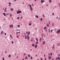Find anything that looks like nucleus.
I'll use <instances>...</instances> for the list:
<instances>
[{
	"label": "nucleus",
	"mask_w": 60,
	"mask_h": 60,
	"mask_svg": "<svg viewBox=\"0 0 60 60\" xmlns=\"http://www.w3.org/2000/svg\"><path fill=\"white\" fill-rule=\"evenodd\" d=\"M30 59H33V57H32V56L31 57Z\"/></svg>",
	"instance_id": "29"
},
{
	"label": "nucleus",
	"mask_w": 60,
	"mask_h": 60,
	"mask_svg": "<svg viewBox=\"0 0 60 60\" xmlns=\"http://www.w3.org/2000/svg\"><path fill=\"white\" fill-rule=\"evenodd\" d=\"M11 56V55H10L8 56V57H10Z\"/></svg>",
	"instance_id": "17"
},
{
	"label": "nucleus",
	"mask_w": 60,
	"mask_h": 60,
	"mask_svg": "<svg viewBox=\"0 0 60 60\" xmlns=\"http://www.w3.org/2000/svg\"><path fill=\"white\" fill-rule=\"evenodd\" d=\"M58 56H59L60 57V54H59L58 55Z\"/></svg>",
	"instance_id": "33"
},
{
	"label": "nucleus",
	"mask_w": 60,
	"mask_h": 60,
	"mask_svg": "<svg viewBox=\"0 0 60 60\" xmlns=\"http://www.w3.org/2000/svg\"><path fill=\"white\" fill-rule=\"evenodd\" d=\"M9 16L11 17L12 16V14H11L10 15H9Z\"/></svg>",
	"instance_id": "21"
},
{
	"label": "nucleus",
	"mask_w": 60,
	"mask_h": 60,
	"mask_svg": "<svg viewBox=\"0 0 60 60\" xmlns=\"http://www.w3.org/2000/svg\"><path fill=\"white\" fill-rule=\"evenodd\" d=\"M52 1L51 0H50L49 1V3H51Z\"/></svg>",
	"instance_id": "31"
},
{
	"label": "nucleus",
	"mask_w": 60,
	"mask_h": 60,
	"mask_svg": "<svg viewBox=\"0 0 60 60\" xmlns=\"http://www.w3.org/2000/svg\"><path fill=\"white\" fill-rule=\"evenodd\" d=\"M4 34H5V35H6V33H5Z\"/></svg>",
	"instance_id": "56"
},
{
	"label": "nucleus",
	"mask_w": 60,
	"mask_h": 60,
	"mask_svg": "<svg viewBox=\"0 0 60 60\" xmlns=\"http://www.w3.org/2000/svg\"><path fill=\"white\" fill-rule=\"evenodd\" d=\"M1 33L2 34H3L4 33V31H2L1 32Z\"/></svg>",
	"instance_id": "12"
},
{
	"label": "nucleus",
	"mask_w": 60,
	"mask_h": 60,
	"mask_svg": "<svg viewBox=\"0 0 60 60\" xmlns=\"http://www.w3.org/2000/svg\"><path fill=\"white\" fill-rule=\"evenodd\" d=\"M36 18H39V16L37 15L35 16Z\"/></svg>",
	"instance_id": "6"
},
{
	"label": "nucleus",
	"mask_w": 60,
	"mask_h": 60,
	"mask_svg": "<svg viewBox=\"0 0 60 60\" xmlns=\"http://www.w3.org/2000/svg\"><path fill=\"white\" fill-rule=\"evenodd\" d=\"M59 58V57H56V60H58V58Z\"/></svg>",
	"instance_id": "9"
},
{
	"label": "nucleus",
	"mask_w": 60,
	"mask_h": 60,
	"mask_svg": "<svg viewBox=\"0 0 60 60\" xmlns=\"http://www.w3.org/2000/svg\"><path fill=\"white\" fill-rule=\"evenodd\" d=\"M50 21H49V24H50Z\"/></svg>",
	"instance_id": "46"
},
{
	"label": "nucleus",
	"mask_w": 60,
	"mask_h": 60,
	"mask_svg": "<svg viewBox=\"0 0 60 60\" xmlns=\"http://www.w3.org/2000/svg\"><path fill=\"white\" fill-rule=\"evenodd\" d=\"M3 60H4V58H3Z\"/></svg>",
	"instance_id": "55"
},
{
	"label": "nucleus",
	"mask_w": 60,
	"mask_h": 60,
	"mask_svg": "<svg viewBox=\"0 0 60 60\" xmlns=\"http://www.w3.org/2000/svg\"><path fill=\"white\" fill-rule=\"evenodd\" d=\"M31 41H33V40H31Z\"/></svg>",
	"instance_id": "54"
},
{
	"label": "nucleus",
	"mask_w": 60,
	"mask_h": 60,
	"mask_svg": "<svg viewBox=\"0 0 60 60\" xmlns=\"http://www.w3.org/2000/svg\"><path fill=\"white\" fill-rule=\"evenodd\" d=\"M36 39L37 41H38V38H36Z\"/></svg>",
	"instance_id": "23"
},
{
	"label": "nucleus",
	"mask_w": 60,
	"mask_h": 60,
	"mask_svg": "<svg viewBox=\"0 0 60 60\" xmlns=\"http://www.w3.org/2000/svg\"><path fill=\"white\" fill-rule=\"evenodd\" d=\"M21 19H22V16L21 17Z\"/></svg>",
	"instance_id": "60"
},
{
	"label": "nucleus",
	"mask_w": 60,
	"mask_h": 60,
	"mask_svg": "<svg viewBox=\"0 0 60 60\" xmlns=\"http://www.w3.org/2000/svg\"><path fill=\"white\" fill-rule=\"evenodd\" d=\"M9 4H11V2H9Z\"/></svg>",
	"instance_id": "41"
},
{
	"label": "nucleus",
	"mask_w": 60,
	"mask_h": 60,
	"mask_svg": "<svg viewBox=\"0 0 60 60\" xmlns=\"http://www.w3.org/2000/svg\"><path fill=\"white\" fill-rule=\"evenodd\" d=\"M12 44H13L14 43V42H13V41H12Z\"/></svg>",
	"instance_id": "36"
},
{
	"label": "nucleus",
	"mask_w": 60,
	"mask_h": 60,
	"mask_svg": "<svg viewBox=\"0 0 60 60\" xmlns=\"http://www.w3.org/2000/svg\"><path fill=\"white\" fill-rule=\"evenodd\" d=\"M16 1H17V0H14V1L15 2H16Z\"/></svg>",
	"instance_id": "51"
},
{
	"label": "nucleus",
	"mask_w": 60,
	"mask_h": 60,
	"mask_svg": "<svg viewBox=\"0 0 60 60\" xmlns=\"http://www.w3.org/2000/svg\"><path fill=\"white\" fill-rule=\"evenodd\" d=\"M16 58H18V56H17V57H16Z\"/></svg>",
	"instance_id": "63"
},
{
	"label": "nucleus",
	"mask_w": 60,
	"mask_h": 60,
	"mask_svg": "<svg viewBox=\"0 0 60 60\" xmlns=\"http://www.w3.org/2000/svg\"><path fill=\"white\" fill-rule=\"evenodd\" d=\"M5 53H7V52L5 51Z\"/></svg>",
	"instance_id": "62"
},
{
	"label": "nucleus",
	"mask_w": 60,
	"mask_h": 60,
	"mask_svg": "<svg viewBox=\"0 0 60 60\" xmlns=\"http://www.w3.org/2000/svg\"><path fill=\"white\" fill-rule=\"evenodd\" d=\"M58 59L59 60H60V58L59 57V58H58Z\"/></svg>",
	"instance_id": "37"
},
{
	"label": "nucleus",
	"mask_w": 60,
	"mask_h": 60,
	"mask_svg": "<svg viewBox=\"0 0 60 60\" xmlns=\"http://www.w3.org/2000/svg\"><path fill=\"white\" fill-rule=\"evenodd\" d=\"M53 30H51V32H53Z\"/></svg>",
	"instance_id": "30"
},
{
	"label": "nucleus",
	"mask_w": 60,
	"mask_h": 60,
	"mask_svg": "<svg viewBox=\"0 0 60 60\" xmlns=\"http://www.w3.org/2000/svg\"><path fill=\"white\" fill-rule=\"evenodd\" d=\"M59 43H58L57 44V46H59Z\"/></svg>",
	"instance_id": "52"
},
{
	"label": "nucleus",
	"mask_w": 60,
	"mask_h": 60,
	"mask_svg": "<svg viewBox=\"0 0 60 60\" xmlns=\"http://www.w3.org/2000/svg\"><path fill=\"white\" fill-rule=\"evenodd\" d=\"M60 33V30H59L57 31H56V33L57 34H59Z\"/></svg>",
	"instance_id": "2"
},
{
	"label": "nucleus",
	"mask_w": 60,
	"mask_h": 60,
	"mask_svg": "<svg viewBox=\"0 0 60 60\" xmlns=\"http://www.w3.org/2000/svg\"><path fill=\"white\" fill-rule=\"evenodd\" d=\"M41 60H43V59H42V57H41Z\"/></svg>",
	"instance_id": "43"
},
{
	"label": "nucleus",
	"mask_w": 60,
	"mask_h": 60,
	"mask_svg": "<svg viewBox=\"0 0 60 60\" xmlns=\"http://www.w3.org/2000/svg\"><path fill=\"white\" fill-rule=\"evenodd\" d=\"M59 5L60 7V3L59 4Z\"/></svg>",
	"instance_id": "47"
},
{
	"label": "nucleus",
	"mask_w": 60,
	"mask_h": 60,
	"mask_svg": "<svg viewBox=\"0 0 60 60\" xmlns=\"http://www.w3.org/2000/svg\"><path fill=\"white\" fill-rule=\"evenodd\" d=\"M53 47L54 50L55 49V47H54V45H53Z\"/></svg>",
	"instance_id": "25"
},
{
	"label": "nucleus",
	"mask_w": 60,
	"mask_h": 60,
	"mask_svg": "<svg viewBox=\"0 0 60 60\" xmlns=\"http://www.w3.org/2000/svg\"><path fill=\"white\" fill-rule=\"evenodd\" d=\"M41 40H42V38H40V41H41Z\"/></svg>",
	"instance_id": "15"
},
{
	"label": "nucleus",
	"mask_w": 60,
	"mask_h": 60,
	"mask_svg": "<svg viewBox=\"0 0 60 60\" xmlns=\"http://www.w3.org/2000/svg\"><path fill=\"white\" fill-rule=\"evenodd\" d=\"M27 56H26L25 57V59H27Z\"/></svg>",
	"instance_id": "19"
},
{
	"label": "nucleus",
	"mask_w": 60,
	"mask_h": 60,
	"mask_svg": "<svg viewBox=\"0 0 60 60\" xmlns=\"http://www.w3.org/2000/svg\"><path fill=\"white\" fill-rule=\"evenodd\" d=\"M17 19H19V17H18L17 18Z\"/></svg>",
	"instance_id": "28"
},
{
	"label": "nucleus",
	"mask_w": 60,
	"mask_h": 60,
	"mask_svg": "<svg viewBox=\"0 0 60 60\" xmlns=\"http://www.w3.org/2000/svg\"><path fill=\"white\" fill-rule=\"evenodd\" d=\"M45 60H46V58H45Z\"/></svg>",
	"instance_id": "64"
},
{
	"label": "nucleus",
	"mask_w": 60,
	"mask_h": 60,
	"mask_svg": "<svg viewBox=\"0 0 60 60\" xmlns=\"http://www.w3.org/2000/svg\"><path fill=\"white\" fill-rule=\"evenodd\" d=\"M27 38L28 40H29V38H30V37L29 36V35H27Z\"/></svg>",
	"instance_id": "4"
},
{
	"label": "nucleus",
	"mask_w": 60,
	"mask_h": 60,
	"mask_svg": "<svg viewBox=\"0 0 60 60\" xmlns=\"http://www.w3.org/2000/svg\"><path fill=\"white\" fill-rule=\"evenodd\" d=\"M18 27H20V26H19V25H18Z\"/></svg>",
	"instance_id": "27"
},
{
	"label": "nucleus",
	"mask_w": 60,
	"mask_h": 60,
	"mask_svg": "<svg viewBox=\"0 0 60 60\" xmlns=\"http://www.w3.org/2000/svg\"><path fill=\"white\" fill-rule=\"evenodd\" d=\"M28 35H29V34H30V31H29L28 32Z\"/></svg>",
	"instance_id": "16"
},
{
	"label": "nucleus",
	"mask_w": 60,
	"mask_h": 60,
	"mask_svg": "<svg viewBox=\"0 0 60 60\" xmlns=\"http://www.w3.org/2000/svg\"><path fill=\"white\" fill-rule=\"evenodd\" d=\"M28 56L29 57H30V54H29L28 55Z\"/></svg>",
	"instance_id": "18"
},
{
	"label": "nucleus",
	"mask_w": 60,
	"mask_h": 60,
	"mask_svg": "<svg viewBox=\"0 0 60 60\" xmlns=\"http://www.w3.org/2000/svg\"><path fill=\"white\" fill-rule=\"evenodd\" d=\"M37 45H36L35 46V48H37Z\"/></svg>",
	"instance_id": "20"
},
{
	"label": "nucleus",
	"mask_w": 60,
	"mask_h": 60,
	"mask_svg": "<svg viewBox=\"0 0 60 60\" xmlns=\"http://www.w3.org/2000/svg\"><path fill=\"white\" fill-rule=\"evenodd\" d=\"M58 18V17H57L56 18V19H57Z\"/></svg>",
	"instance_id": "57"
},
{
	"label": "nucleus",
	"mask_w": 60,
	"mask_h": 60,
	"mask_svg": "<svg viewBox=\"0 0 60 60\" xmlns=\"http://www.w3.org/2000/svg\"><path fill=\"white\" fill-rule=\"evenodd\" d=\"M11 11H13V8H11Z\"/></svg>",
	"instance_id": "13"
},
{
	"label": "nucleus",
	"mask_w": 60,
	"mask_h": 60,
	"mask_svg": "<svg viewBox=\"0 0 60 60\" xmlns=\"http://www.w3.org/2000/svg\"><path fill=\"white\" fill-rule=\"evenodd\" d=\"M7 15H9V14H7Z\"/></svg>",
	"instance_id": "53"
},
{
	"label": "nucleus",
	"mask_w": 60,
	"mask_h": 60,
	"mask_svg": "<svg viewBox=\"0 0 60 60\" xmlns=\"http://www.w3.org/2000/svg\"><path fill=\"white\" fill-rule=\"evenodd\" d=\"M56 30H57L56 29H55V31H56Z\"/></svg>",
	"instance_id": "45"
},
{
	"label": "nucleus",
	"mask_w": 60,
	"mask_h": 60,
	"mask_svg": "<svg viewBox=\"0 0 60 60\" xmlns=\"http://www.w3.org/2000/svg\"><path fill=\"white\" fill-rule=\"evenodd\" d=\"M22 12L21 11H18L17 12V14H19V13H21Z\"/></svg>",
	"instance_id": "1"
},
{
	"label": "nucleus",
	"mask_w": 60,
	"mask_h": 60,
	"mask_svg": "<svg viewBox=\"0 0 60 60\" xmlns=\"http://www.w3.org/2000/svg\"><path fill=\"white\" fill-rule=\"evenodd\" d=\"M6 9L7 8H6L5 9V10H4V11H6Z\"/></svg>",
	"instance_id": "22"
},
{
	"label": "nucleus",
	"mask_w": 60,
	"mask_h": 60,
	"mask_svg": "<svg viewBox=\"0 0 60 60\" xmlns=\"http://www.w3.org/2000/svg\"><path fill=\"white\" fill-rule=\"evenodd\" d=\"M31 24H32V23H30V24L29 23V26H30L31 25Z\"/></svg>",
	"instance_id": "40"
},
{
	"label": "nucleus",
	"mask_w": 60,
	"mask_h": 60,
	"mask_svg": "<svg viewBox=\"0 0 60 60\" xmlns=\"http://www.w3.org/2000/svg\"><path fill=\"white\" fill-rule=\"evenodd\" d=\"M20 32L19 31V32H16V34H20Z\"/></svg>",
	"instance_id": "7"
},
{
	"label": "nucleus",
	"mask_w": 60,
	"mask_h": 60,
	"mask_svg": "<svg viewBox=\"0 0 60 60\" xmlns=\"http://www.w3.org/2000/svg\"><path fill=\"white\" fill-rule=\"evenodd\" d=\"M32 46H33V47H34V44H32Z\"/></svg>",
	"instance_id": "24"
},
{
	"label": "nucleus",
	"mask_w": 60,
	"mask_h": 60,
	"mask_svg": "<svg viewBox=\"0 0 60 60\" xmlns=\"http://www.w3.org/2000/svg\"><path fill=\"white\" fill-rule=\"evenodd\" d=\"M45 41H44L43 42L44 44H45Z\"/></svg>",
	"instance_id": "42"
},
{
	"label": "nucleus",
	"mask_w": 60,
	"mask_h": 60,
	"mask_svg": "<svg viewBox=\"0 0 60 60\" xmlns=\"http://www.w3.org/2000/svg\"><path fill=\"white\" fill-rule=\"evenodd\" d=\"M18 30H16V31H18Z\"/></svg>",
	"instance_id": "58"
},
{
	"label": "nucleus",
	"mask_w": 60,
	"mask_h": 60,
	"mask_svg": "<svg viewBox=\"0 0 60 60\" xmlns=\"http://www.w3.org/2000/svg\"><path fill=\"white\" fill-rule=\"evenodd\" d=\"M10 37H11L12 38V37L11 36V35H10Z\"/></svg>",
	"instance_id": "49"
},
{
	"label": "nucleus",
	"mask_w": 60,
	"mask_h": 60,
	"mask_svg": "<svg viewBox=\"0 0 60 60\" xmlns=\"http://www.w3.org/2000/svg\"><path fill=\"white\" fill-rule=\"evenodd\" d=\"M30 10L31 11H33V8L31 7V5H30Z\"/></svg>",
	"instance_id": "3"
},
{
	"label": "nucleus",
	"mask_w": 60,
	"mask_h": 60,
	"mask_svg": "<svg viewBox=\"0 0 60 60\" xmlns=\"http://www.w3.org/2000/svg\"><path fill=\"white\" fill-rule=\"evenodd\" d=\"M46 28H47V27L45 26L44 27V30H45V29Z\"/></svg>",
	"instance_id": "14"
},
{
	"label": "nucleus",
	"mask_w": 60,
	"mask_h": 60,
	"mask_svg": "<svg viewBox=\"0 0 60 60\" xmlns=\"http://www.w3.org/2000/svg\"><path fill=\"white\" fill-rule=\"evenodd\" d=\"M46 26H47V27H49V24H47Z\"/></svg>",
	"instance_id": "10"
},
{
	"label": "nucleus",
	"mask_w": 60,
	"mask_h": 60,
	"mask_svg": "<svg viewBox=\"0 0 60 60\" xmlns=\"http://www.w3.org/2000/svg\"><path fill=\"white\" fill-rule=\"evenodd\" d=\"M52 15L53 16L54 15V13H53L52 14Z\"/></svg>",
	"instance_id": "44"
},
{
	"label": "nucleus",
	"mask_w": 60,
	"mask_h": 60,
	"mask_svg": "<svg viewBox=\"0 0 60 60\" xmlns=\"http://www.w3.org/2000/svg\"><path fill=\"white\" fill-rule=\"evenodd\" d=\"M36 44H38V42L37 41L36 42Z\"/></svg>",
	"instance_id": "34"
},
{
	"label": "nucleus",
	"mask_w": 60,
	"mask_h": 60,
	"mask_svg": "<svg viewBox=\"0 0 60 60\" xmlns=\"http://www.w3.org/2000/svg\"><path fill=\"white\" fill-rule=\"evenodd\" d=\"M3 14L4 15V16H6V14L4 13H3Z\"/></svg>",
	"instance_id": "5"
},
{
	"label": "nucleus",
	"mask_w": 60,
	"mask_h": 60,
	"mask_svg": "<svg viewBox=\"0 0 60 60\" xmlns=\"http://www.w3.org/2000/svg\"><path fill=\"white\" fill-rule=\"evenodd\" d=\"M41 21H42V18H41Z\"/></svg>",
	"instance_id": "26"
},
{
	"label": "nucleus",
	"mask_w": 60,
	"mask_h": 60,
	"mask_svg": "<svg viewBox=\"0 0 60 60\" xmlns=\"http://www.w3.org/2000/svg\"><path fill=\"white\" fill-rule=\"evenodd\" d=\"M26 34H28V32L27 31H26Z\"/></svg>",
	"instance_id": "35"
},
{
	"label": "nucleus",
	"mask_w": 60,
	"mask_h": 60,
	"mask_svg": "<svg viewBox=\"0 0 60 60\" xmlns=\"http://www.w3.org/2000/svg\"><path fill=\"white\" fill-rule=\"evenodd\" d=\"M52 58V57H50V56L49 57V59H50V58Z\"/></svg>",
	"instance_id": "8"
},
{
	"label": "nucleus",
	"mask_w": 60,
	"mask_h": 60,
	"mask_svg": "<svg viewBox=\"0 0 60 60\" xmlns=\"http://www.w3.org/2000/svg\"><path fill=\"white\" fill-rule=\"evenodd\" d=\"M8 5L9 6H11V5Z\"/></svg>",
	"instance_id": "59"
},
{
	"label": "nucleus",
	"mask_w": 60,
	"mask_h": 60,
	"mask_svg": "<svg viewBox=\"0 0 60 60\" xmlns=\"http://www.w3.org/2000/svg\"><path fill=\"white\" fill-rule=\"evenodd\" d=\"M10 28H11V25H10Z\"/></svg>",
	"instance_id": "32"
},
{
	"label": "nucleus",
	"mask_w": 60,
	"mask_h": 60,
	"mask_svg": "<svg viewBox=\"0 0 60 60\" xmlns=\"http://www.w3.org/2000/svg\"><path fill=\"white\" fill-rule=\"evenodd\" d=\"M43 17H45V15H44V14H43Z\"/></svg>",
	"instance_id": "48"
},
{
	"label": "nucleus",
	"mask_w": 60,
	"mask_h": 60,
	"mask_svg": "<svg viewBox=\"0 0 60 60\" xmlns=\"http://www.w3.org/2000/svg\"><path fill=\"white\" fill-rule=\"evenodd\" d=\"M50 54H51V56H52V53H50Z\"/></svg>",
	"instance_id": "39"
},
{
	"label": "nucleus",
	"mask_w": 60,
	"mask_h": 60,
	"mask_svg": "<svg viewBox=\"0 0 60 60\" xmlns=\"http://www.w3.org/2000/svg\"><path fill=\"white\" fill-rule=\"evenodd\" d=\"M26 38V36H25V39H26V38Z\"/></svg>",
	"instance_id": "50"
},
{
	"label": "nucleus",
	"mask_w": 60,
	"mask_h": 60,
	"mask_svg": "<svg viewBox=\"0 0 60 60\" xmlns=\"http://www.w3.org/2000/svg\"><path fill=\"white\" fill-rule=\"evenodd\" d=\"M44 0L43 1H41V2L42 3H44Z\"/></svg>",
	"instance_id": "11"
},
{
	"label": "nucleus",
	"mask_w": 60,
	"mask_h": 60,
	"mask_svg": "<svg viewBox=\"0 0 60 60\" xmlns=\"http://www.w3.org/2000/svg\"><path fill=\"white\" fill-rule=\"evenodd\" d=\"M24 55H26V53H24Z\"/></svg>",
	"instance_id": "61"
},
{
	"label": "nucleus",
	"mask_w": 60,
	"mask_h": 60,
	"mask_svg": "<svg viewBox=\"0 0 60 60\" xmlns=\"http://www.w3.org/2000/svg\"><path fill=\"white\" fill-rule=\"evenodd\" d=\"M11 26L12 27H13V25H11Z\"/></svg>",
	"instance_id": "38"
}]
</instances>
